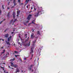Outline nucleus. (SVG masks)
Instances as JSON below:
<instances>
[{"instance_id":"nucleus-1","label":"nucleus","mask_w":73,"mask_h":73,"mask_svg":"<svg viewBox=\"0 0 73 73\" xmlns=\"http://www.w3.org/2000/svg\"><path fill=\"white\" fill-rule=\"evenodd\" d=\"M32 15H31V14H29V15L28 16V17L27 19L28 20V21H27L26 22V23H29V21L30 20V19H31V17H32Z\"/></svg>"},{"instance_id":"nucleus-2","label":"nucleus","mask_w":73,"mask_h":73,"mask_svg":"<svg viewBox=\"0 0 73 73\" xmlns=\"http://www.w3.org/2000/svg\"><path fill=\"white\" fill-rule=\"evenodd\" d=\"M39 13H41L40 11L38 12V13H35V14L34 15V16L35 17H37V16H38V14H40Z\"/></svg>"},{"instance_id":"nucleus-3","label":"nucleus","mask_w":73,"mask_h":73,"mask_svg":"<svg viewBox=\"0 0 73 73\" xmlns=\"http://www.w3.org/2000/svg\"><path fill=\"white\" fill-rule=\"evenodd\" d=\"M35 35H34V34L32 33L31 36V38H34L35 37Z\"/></svg>"},{"instance_id":"nucleus-4","label":"nucleus","mask_w":73,"mask_h":73,"mask_svg":"<svg viewBox=\"0 0 73 73\" xmlns=\"http://www.w3.org/2000/svg\"><path fill=\"white\" fill-rule=\"evenodd\" d=\"M11 38H12V36H10L8 38L7 40L8 41H10V40H11Z\"/></svg>"},{"instance_id":"nucleus-5","label":"nucleus","mask_w":73,"mask_h":73,"mask_svg":"<svg viewBox=\"0 0 73 73\" xmlns=\"http://www.w3.org/2000/svg\"><path fill=\"white\" fill-rule=\"evenodd\" d=\"M16 0H14L13 3H14V5L16 6L17 5V3L16 2Z\"/></svg>"},{"instance_id":"nucleus-6","label":"nucleus","mask_w":73,"mask_h":73,"mask_svg":"<svg viewBox=\"0 0 73 73\" xmlns=\"http://www.w3.org/2000/svg\"><path fill=\"white\" fill-rule=\"evenodd\" d=\"M8 36H9V34H5V37H6V38L8 37Z\"/></svg>"},{"instance_id":"nucleus-7","label":"nucleus","mask_w":73,"mask_h":73,"mask_svg":"<svg viewBox=\"0 0 73 73\" xmlns=\"http://www.w3.org/2000/svg\"><path fill=\"white\" fill-rule=\"evenodd\" d=\"M9 15H10V12H9L7 15V17L8 18H9Z\"/></svg>"},{"instance_id":"nucleus-8","label":"nucleus","mask_w":73,"mask_h":73,"mask_svg":"<svg viewBox=\"0 0 73 73\" xmlns=\"http://www.w3.org/2000/svg\"><path fill=\"white\" fill-rule=\"evenodd\" d=\"M33 47H32L31 48V53H33Z\"/></svg>"},{"instance_id":"nucleus-9","label":"nucleus","mask_w":73,"mask_h":73,"mask_svg":"<svg viewBox=\"0 0 73 73\" xmlns=\"http://www.w3.org/2000/svg\"><path fill=\"white\" fill-rule=\"evenodd\" d=\"M10 64H11V66H13V67L14 66V65L15 64H14L12 62H11Z\"/></svg>"},{"instance_id":"nucleus-10","label":"nucleus","mask_w":73,"mask_h":73,"mask_svg":"<svg viewBox=\"0 0 73 73\" xmlns=\"http://www.w3.org/2000/svg\"><path fill=\"white\" fill-rule=\"evenodd\" d=\"M30 42H29L28 44H25V46H30Z\"/></svg>"},{"instance_id":"nucleus-11","label":"nucleus","mask_w":73,"mask_h":73,"mask_svg":"<svg viewBox=\"0 0 73 73\" xmlns=\"http://www.w3.org/2000/svg\"><path fill=\"white\" fill-rule=\"evenodd\" d=\"M13 67H14V68H18V66H17V64H14Z\"/></svg>"},{"instance_id":"nucleus-12","label":"nucleus","mask_w":73,"mask_h":73,"mask_svg":"<svg viewBox=\"0 0 73 73\" xmlns=\"http://www.w3.org/2000/svg\"><path fill=\"white\" fill-rule=\"evenodd\" d=\"M19 71H20V70H19V69H18V68H17L16 71V72L17 73V72H19Z\"/></svg>"},{"instance_id":"nucleus-13","label":"nucleus","mask_w":73,"mask_h":73,"mask_svg":"<svg viewBox=\"0 0 73 73\" xmlns=\"http://www.w3.org/2000/svg\"><path fill=\"white\" fill-rule=\"evenodd\" d=\"M15 12H13V18H14V19H15Z\"/></svg>"},{"instance_id":"nucleus-14","label":"nucleus","mask_w":73,"mask_h":73,"mask_svg":"<svg viewBox=\"0 0 73 73\" xmlns=\"http://www.w3.org/2000/svg\"><path fill=\"white\" fill-rule=\"evenodd\" d=\"M5 42H6V43L8 45H10V43H9V42H8L7 41H6Z\"/></svg>"},{"instance_id":"nucleus-15","label":"nucleus","mask_w":73,"mask_h":73,"mask_svg":"<svg viewBox=\"0 0 73 73\" xmlns=\"http://www.w3.org/2000/svg\"><path fill=\"white\" fill-rule=\"evenodd\" d=\"M35 23V20H33L32 21V23H33V24H36Z\"/></svg>"},{"instance_id":"nucleus-16","label":"nucleus","mask_w":73,"mask_h":73,"mask_svg":"<svg viewBox=\"0 0 73 73\" xmlns=\"http://www.w3.org/2000/svg\"><path fill=\"white\" fill-rule=\"evenodd\" d=\"M20 13V11H17V15H19V13Z\"/></svg>"},{"instance_id":"nucleus-17","label":"nucleus","mask_w":73,"mask_h":73,"mask_svg":"<svg viewBox=\"0 0 73 73\" xmlns=\"http://www.w3.org/2000/svg\"><path fill=\"white\" fill-rule=\"evenodd\" d=\"M28 1H29V0H26V2L27 3H28Z\"/></svg>"},{"instance_id":"nucleus-18","label":"nucleus","mask_w":73,"mask_h":73,"mask_svg":"<svg viewBox=\"0 0 73 73\" xmlns=\"http://www.w3.org/2000/svg\"><path fill=\"white\" fill-rule=\"evenodd\" d=\"M15 57H17V56H20V55H15Z\"/></svg>"},{"instance_id":"nucleus-19","label":"nucleus","mask_w":73,"mask_h":73,"mask_svg":"<svg viewBox=\"0 0 73 73\" xmlns=\"http://www.w3.org/2000/svg\"><path fill=\"white\" fill-rule=\"evenodd\" d=\"M37 34L40 35V31H38Z\"/></svg>"},{"instance_id":"nucleus-20","label":"nucleus","mask_w":73,"mask_h":73,"mask_svg":"<svg viewBox=\"0 0 73 73\" xmlns=\"http://www.w3.org/2000/svg\"><path fill=\"white\" fill-rule=\"evenodd\" d=\"M15 53H16V54L18 53V52H17V51H15Z\"/></svg>"},{"instance_id":"nucleus-21","label":"nucleus","mask_w":73,"mask_h":73,"mask_svg":"<svg viewBox=\"0 0 73 73\" xmlns=\"http://www.w3.org/2000/svg\"><path fill=\"white\" fill-rule=\"evenodd\" d=\"M16 20H17V19H15V20L13 21V22L15 23V21H16Z\"/></svg>"},{"instance_id":"nucleus-22","label":"nucleus","mask_w":73,"mask_h":73,"mask_svg":"<svg viewBox=\"0 0 73 73\" xmlns=\"http://www.w3.org/2000/svg\"><path fill=\"white\" fill-rule=\"evenodd\" d=\"M36 40H35V41H34L33 42V44H35V42H36Z\"/></svg>"},{"instance_id":"nucleus-23","label":"nucleus","mask_w":73,"mask_h":73,"mask_svg":"<svg viewBox=\"0 0 73 73\" xmlns=\"http://www.w3.org/2000/svg\"><path fill=\"white\" fill-rule=\"evenodd\" d=\"M33 64H32L31 66V68H32V67H33Z\"/></svg>"},{"instance_id":"nucleus-24","label":"nucleus","mask_w":73,"mask_h":73,"mask_svg":"<svg viewBox=\"0 0 73 73\" xmlns=\"http://www.w3.org/2000/svg\"><path fill=\"white\" fill-rule=\"evenodd\" d=\"M29 70H31V69H32V68H29Z\"/></svg>"},{"instance_id":"nucleus-25","label":"nucleus","mask_w":73,"mask_h":73,"mask_svg":"<svg viewBox=\"0 0 73 73\" xmlns=\"http://www.w3.org/2000/svg\"><path fill=\"white\" fill-rule=\"evenodd\" d=\"M2 8L3 9H4V5H2Z\"/></svg>"},{"instance_id":"nucleus-26","label":"nucleus","mask_w":73,"mask_h":73,"mask_svg":"<svg viewBox=\"0 0 73 73\" xmlns=\"http://www.w3.org/2000/svg\"><path fill=\"white\" fill-rule=\"evenodd\" d=\"M10 60L11 61H14V60H15V59H11Z\"/></svg>"},{"instance_id":"nucleus-27","label":"nucleus","mask_w":73,"mask_h":73,"mask_svg":"<svg viewBox=\"0 0 73 73\" xmlns=\"http://www.w3.org/2000/svg\"><path fill=\"white\" fill-rule=\"evenodd\" d=\"M1 68H3V70H4V67H1Z\"/></svg>"},{"instance_id":"nucleus-28","label":"nucleus","mask_w":73,"mask_h":73,"mask_svg":"<svg viewBox=\"0 0 73 73\" xmlns=\"http://www.w3.org/2000/svg\"><path fill=\"white\" fill-rule=\"evenodd\" d=\"M3 21H1V22H0V24H1V23H3Z\"/></svg>"},{"instance_id":"nucleus-29","label":"nucleus","mask_w":73,"mask_h":73,"mask_svg":"<svg viewBox=\"0 0 73 73\" xmlns=\"http://www.w3.org/2000/svg\"><path fill=\"white\" fill-rule=\"evenodd\" d=\"M18 2H19V3H20V0H18Z\"/></svg>"},{"instance_id":"nucleus-30","label":"nucleus","mask_w":73,"mask_h":73,"mask_svg":"<svg viewBox=\"0 0 73 73\" xmlns=\"http://www.w3.org/2000/svg\"><path fill=\"white\" fill-rule=\"evenodd\" d=\"M13 20H11V23H12V22H13Z\"/></svg>"},{"instance_id":"nucleus-31","label":"nucleus","mask_w":73,"mask_h":73,"mask_svg":"<svg viewBox=\"0 0 73 73\" xmlns=\"http://www.w3.org/2000/svg\"><path fill=\"white\" fill-rule=\"evenodd\" d=\"M34 9L35 11L36 10V9L35 8V7H34Z\"/></svg>"},{"instance_id":"nucleus-32","label":"nucleus","mask_w":73,"mask_h":73,"mask_svg":"<svg viewBox=\"0 0 73 73\" xmlns=\"http://www.w3.org/2000/svg\"><path fill=\"white\" fill-rule=\"evenodd\" d=\"M31 9H33V7H31Z\"/></svg>"},{"instance_id":"nucleus-33","label":"nucleus","mask_w":73,"mask_h":73,"mask_svg":"<svg viewBox=\"0 0 73 73\" xmlns=\"http://www.w3.org/2000/svg\"><path fill=\"white\" fill-rule=\"evenodd\" d=\"M3 52H5V50H3Z\"/></svg>"},{"instance_id":"nucleus-34","label":"nucleus","mask_w":73,"mask_h":73,"mask_svg":"<svg viewBox=\"0 0 73 73\" xmlns=\"http://www.w3.org/2000/svg\"><path fill=\"white\" fill-rule=\"evenodd\" d=\"M27 34H26L25 35V36H27Z\"/></svg>"},{"instance_id":"nucleus-35","label":"nucleus","mask_w":73,"mask_h":73,"mask_svg":"<svg viewBox=\"0 0 73 73\" xmlns=\"http://www.w3.org/2000/svg\"><path fill=\"white\" fill-rule=\"evenodd\" d=\"M9 9V8L8 7H7V9Z\"/></svg>"},{"instance_id":"nucleus-36","label":"nucleus","mask_w":73,"mask_h":73,"mask_svg":"<svg viewBox=\"0 0 73 73\" xmlns=\"http://www.w3.org/2000/svg\"><path fill=\"white\" fill-rule=\"evenodd\" d=\"M33 54H32V56H31L32 57H33Z\"/></svg>"},{"instance_id":"nucleus-37","label":"nucleus","mask_w":73,"mask_h":73,"mask_svg":"<svg viewBox=\"0 0 73 73\" xmlns=\"http://www.w3.org/2000/svg\"><path fill=\"white\" fill-rule=\"evenodd\" d=\"M28 39H27V40H25L26 42V41H28Z\"/></svg>"},{"instance_id":"nucleus-38","label":"nucleus","mask_w":73,"mask_h":73,"mask_svg":"<svg viewBox=\"0 0 73 73\" xmlns=\"http://www.w3.org/2000/svg\"><path fill=\"white\" fill-rule=\"evenodd\" d=\"M14 33L13 32H12L11 33L12 34H13Z\"/></svg>"},{"instance_id":"nucleus-39","label":"nucleus","mask_w":73,"mask_h":73,"mask_svg":"<svg viewBox=\"0 0 73 73\" xmlns=\"http://www.w3.org/2000/svg\"><path fill=\"white\" fill-rule=\"evenodd\" d=\"M4 52H2V54H3V53H4Z\"/></svg>"},{"instance_id":"nucleus-40","label":"nucleus","mask_w":73,"mask_h":73,"mask_svg":"<svg viewBox=\"0 0 73 73\" xmlns=\"http://www.w3.org/2000/svg\"><path fill=\"white\" fill-rule=\"evenodd\" d=\"M27 8H28V6H27Z\"/></svg>"},{"instance_id":"nucleus-41","label":"nucleus","mask_w":73,"mask_h":73,"mask_svg":"<svg viewBox=\"0 0 73 73\" xmlns=\"http://www.w3.org/2000/svg\"><path fill=\"white\" fill-rule=\"evenodd\" d=\"M9 3H10V2H9V3H8V5H9Z\"/></svg>"},{"instance_id":"nucleus-42","label":"nucleus","mask_w":73,"mask_h":73,"mask_svg":"<svg viewBox=\"0 0 73 73\" xmlns=\"http://www.w3.org/2000/svg\"><path fill=\"white\" fill-rule=\"evenodd\" d=\"M7 54H8V55H9V53L7 52Z\"/></svg>"},{"instance_id":"nucleus-43","label":"nucleus","mask_w":73,"mask_h":73,"mask_svg":"<svg viewBox=\"0 0 73 73\" xmlns=\"http://www.w3.org/2000/svg\"><path fill=\"white\" fill-rule=\"evenodd\" d=\"M26 58H24V60H26Z\"/></svg>"},{"instance_id":"nucleus-44","label":"nucleus","mask_w":73,"mask_h":73,"mask_svg":"<svg viewBox=\"0 0 73 73\" xmlns=\"http://www.w3.org/2000/svg\"><path fill=\"white\" fill-rule=\"evenodd\" d=\"M2 41H4V39H2Z\"/></svg>"},{"instance_id":"nucleus-45","label":"nucleus","mask_w":73,"mask_h":73,"mask_svg":"<svg viewBox=\"0 0 73 73\" xmlns=\"http://www.w3.org/2000/svg\"><path fill=\"white\" fill-rule=\"evenodd\" d=\"M17 16L18 17V16H19V15L17 14Z\"/></svg>"},{"instance_id":"nucleus-46","label":"nucleus","mask_w":73,"mask_h":73,"mask_svg":"<svg viewBox=\"0 0 73 73\" xmlns=\"http://www.w3.org/2000/svg\"><path fill=\"white\" fill-rule=\"evenodd\" d=\"M3 64H5V63H3Z\"/></svg>"},{"instance_id":"nucleus-47","label":"nucleus","mask_w":73,"mask_h":73,"mask_svg":"<svg viewBox=\"0 0 73 73\" xmlns=\"http://www.w3.org/2000/svg\"><path fill=\"white\" fill-rule=\"evenodd\" d=\"M9 68H11V67H10V66H9Z\"/></svg>"},{"instance_id":"nucleus-48","label":"nucleus","mask_w":73,"mask_h":73,"mask_svg":"<svg viewBox=\"0 0 73 73\" xmlns=\"http://www.w3.org/2000/svg\"><path fill=\"white\" fill-rule=\"evenodd\" d=\"M32 58H30V60H32Z\"/></svg>"},{"instance_id":"nucleus-49","label":"nucleus","mask_w":73,"mask_h":73,"mask_svg":"<svg viewBox=\"0 0 73 73\" xmlns=\"http://www.w3.org/2000/svg\"><path fill=\"white\" fill-rule=\"evenodd\" d=\"M33 70H32V72H33Z\"/></svg>"},{"instance_id":"nucleus-50","label":"nucleus","mask_w":73,"mask_h":73,"mask_svg":"<svg viewBox=\"0 0 73 73\" xmlns=\"http://www.w3.org/2000/svg\"><path fill=\"white\" fill-rule=\"evenodd\" d=\"M11 69H13V68H11Z\"/></svg>"},{"instance_id":"nucleus-51","label":"nucleus","mask_w":73,"mask_h":73,"mask_svg":"<svg viewBox=\"0 0 73 73\" xmlns=\"http://www.w3.org/2000/svg\"><path fill=\"white\" fill-rule=\"evenodd\" d=\"M1 10H0V13H1Z\"/></svg>"},{"instance_id":"nucleus-52","label":"nucleus","mask_w":73,"mask_h":73,"mask_svg":"<svg viewBox=\"0 0 73 73\" xmlns=\"http://www.w3.org/2000/svg\"><path fill=\"white\" fill-rule=\"evenodd\" d=\"M20 44V42H19V44Z\"/></svg>"},{"instance_id":"nucleus-53","label":"nucleus","mask_w":73,"mask_h":73,"mask_svg":"<svg viewBox=\"0 0 73 73\" xmlns=\"http://www.w3.org/2000/svg\"><path fill=\"white\" fill-rule=\"evenodd\" d=\"M3 48V47H2V48H1H1Z\"/></svg>"},{"instance_id":"nucleus-54","label":"nucleus","mask_w":73,"mask_h":73,"mask_svg":"<svg viewBox=\"0 0 73 73\" xmlns=\"http://www.w3.org/2000/svg\"><path fill=\"white\" fill-rule=\"evenodd\" d=\"M33 32H34V30H32Z\"/></svg>"},{"instance_id":"nucleus-55","label":"nucleus","mask_w":73,"mask_h":73,"mask_svg":"<svg viewBox=\"0 0 73 73\" xmlns=\"http://www.w3.org/2000/svg\"><path fill=\"white\" fill-rule=\"evenodd\" d=\"M14 7L13 6L12 7V8H13Z\"/></svg>"},{"instance_id":"nucleus-56","label":"nucleus","mask_w":73,"mask_h":73,"mask_svg":"<svg viewBox=\"0 0 73 73\" xmlns=\"http://www.w3.org/2000/svg\"><path fill=\"white\" fill-rule=\"evenodd\" d=\"M25 37V38H27V36H26Z\"/></svg>"},{"instance_id":"nucleus-57","label":"nucleus","mask_w":73,"mask_h":73,"mask_svg":"<svg viewBox=\"0 0 73 73\" xmlns=\"http://www.w3.org/2000/svg\"><path fill=\"white\" fill-rule=\"evenodd\" d=\"M7 54H6V56H7Z\"/></svg>"},{"instance_id":"nucleus-58","label":"nucleus","mask_w":73,"mask_h":73,"mask_svg":"<svg viewBox=\"0 0 73 73\" xmlns=\"http://www.w3.org/2000/svg\"><path fill=\"white\" fill-rule=\"evenodd\" d=\"M4 20H5V19H4Z\"/></svg>"},{"instance_id":"nucleus-59","label":"nucleus","mask_w":73,"mask_h":73,"mask_svg":"<svg viewBox=\"0 0 73 73\" xmlns=\"http://www.w3.org/2000/svg\"><path fill=\"white\" fill-rule=\"evenodd\" d=\"M30 24H29V25Z\"/></svg>"},{"instance_id":"nucleus-60","label":"nucleus","mask_w":73,"mask_h":73,"mask_svg":"<svg viewBox=\"0 0 73 73\" xmlns=\"http://www.w3.org/2000/svg\"><path fill=\"white\" fill-rule=\"evenodd\" d=\"M6 73H8V72H6Z\"/></svg>"},{"instance_id":"nucleus-61","label":"nucleus","mask_w":73,"mask_h":73,"mask_svg":"<svg viewBox=\"0 0 73 73\" xmlns=\"http://www.w3.org/2000/svg\"><path fill=\"white\" fill-rule=\"evenodd\" d=\"M13 24H14L13 23Z\"/></svg>"},{"instance_id":"nucleus-62","label":"nucleus","mask_w":73,"mask_h":73,"mask_svg":"<svg viewBox=\"0 0 73 73\" xmlns=\"http://www.w3.org/2000/svg\"><path fill=\"white\" fill-rule=\"evenodd\" d=\"M21 4H23V3H21Z\"/></svg>"},{"instance_id":"nucleus-63","label":"nucleus","mask_w":73,"mask_h":73,"mask_svg":"<svg viewBox=\"0 0 73 73\" xmlns=\"http://www.w3.org/2000/svg\"><path fill=\"white\" fill-rule=\"evenodd\" d=\"M31 12H32V11H31Z\"/></svg>"},{"instance_id":"nucleus-64","label":"nucleus","mask_w":73,"mask_h":73,"mask_svg":"<svg viewBox=\"0 0 73 73\" xmlns=\"http://www.w3.org/2000/svg\"><path fill=\"white\" fill-rule=\"evenodd\" d=\"M13 31H15V30H13Z\"/></svg>"}]
</instances>
